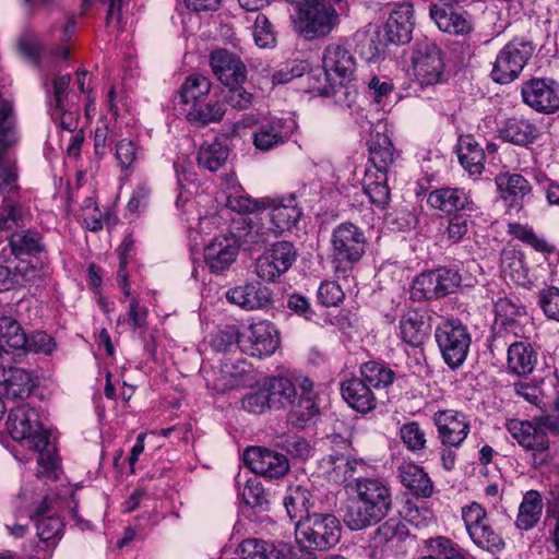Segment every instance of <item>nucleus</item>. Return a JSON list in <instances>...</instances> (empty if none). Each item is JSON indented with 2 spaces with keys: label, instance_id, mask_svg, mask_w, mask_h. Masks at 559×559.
<instances>
[{
  "label": "nucleus",
  "instance_id": "f257e3e1",
  "mask_svg": "<svg viewBox=\"0 0 559 559\" xmlns=\"http://www.w3.org/2000/svg\"><path fill=\"white\" fill-rule=\"evenodd\" d=\"M313 495L308 488L298 485L290 487L284 499L287 514L295 523L296 548L293 550L287 544L266 542L262 559H314V521L310 509L313 506Z\"/></svg>",
  "mask_w": 559,
  "mask_h": 559
},
{
  "label": "nucleus",
  "instance_id": "f03ea898",
  "mask_svg": "<svg viewBox=\"0 0 559 559\" xmlns=\"http://www.w3.org/2000/svg\"><path fill=\"white\" fill-rule=\"evenodd\" d=\"M356 493L344 521L352 531H361L380 523L392 510L390 485L377 477H357L348 485Z\"/></svg>",
  "mask_w": 559,
  "mask_h": 559
},
{
  "label": "nucleus",
  "instance_id": "7ed1b4c3",
  "mask_svg": "<svg viewBox=\"0 0 559 559\" xmlns=\"http://www.w3.org/2000/svg\"><path fill=\"white\" fill-rule=\"evenodd\" d=\"M366 245L365 233L358 226L349 222L337 225L331 235V258L335 271H352L365 254Z\"/></svg>",
  "mask_w": 559,
  "mask_h": 559
},
{
  "label": "nucleus",
  "instance_id": "20e7f679",
  "mask_svg": "<svg viewBox=\"0 0 559 559\" xmlns=\"http://www.w3.org/2000/svg\"><path fill=\"white\" fill-rule=\"evenodd\" d=\"M5 426L13 440L24 442L31 450H43L49 444L50 432L43 428L37 409L28 404L11 408Z\"/></svg>",
  "mask_w": 559,
  "mask_h": 559
},
{
  "label": "nucleus",
  "instance_id": "39448f33",
  "mask_svg": "<svg viewBox=\"0 0 559 559\" xmlns=\"http://www.w3.org/2000/svg\"><path fill=\"white\" fill-rule=\"evenodd\" d=\"M435 338L445 365L459 369L466 360L472 344L468 328L459 319L443 320L435 330Z\"/></svg>",
  "mask_w": 559,
  "mask_h": 559
},
{
  "label": "nucleus",
  "instance_id": "423d86ee",
  "mask_svg": "<svg viewBox=\"0 0 559 559\" xmlns=\"http://www.w3.org/2000/svg\"><path fill=\"white\" fill-rule=\"evenodd\" d=\"M535 51L533 41L515 37L497 53L490 78L498 84L516 80Z\"/></svg>",
  "mask_w": 559,
  "mask_h": 559
},
{
  "label": "nucleus",
  "instance_id": "0eeeda50",
  "mask_svg": "<svg viewBox=\"0 0 559 559\" xmlns=\"http://www.w3.org/2000/svg\"><path fill=\"white\" fill-rule=\"evenodd\" d=\"M412 63L414 75L420 85H435L443 81V51L427 37L416 40Z\"/></svg>",
  "mask_w": 559,
  "mask_h": 559
},
{
  "label": "nucleus",
  "instance_id": "6e6552de",
  "mask_svg": "<svg viewBox=\"0 0 559 559\" xmlns=\"http://www.w3.org/2000/svg\"><path fill=\"white\" fill-rule=\"evenodd\" d=\"M466 0H438L429 7V16L443 33L466 36L474 31L472 14L463 8Z\"/></svg>",
  "mask_w": 559,
  "mask_h": 559
},
{
  "label": "nucleus",
  "instance_id": "1a4fd4ad",
  "mask_svg": "<svg viewBox=\"0 0 559 559\" xmlns=\"http://www.w3.org/2000/svg\"><path fill=\"white\" fill-rule=\"evenodd\" d=\"M524 105L537 114L554 115L559 111V82L549 76H532L521 84Z\"/></svg>",
  "mask_w": 559,
  "mask_h": 559
},
{
  "label": "nucleus",
  "instance_id": "9d476101",
  "mask_svg": "<svg viewBox=\"0 0 559 559\" xmlns=\"http://www.w3.org/2000/svg\"><path fill=\"white\" fill-rule=\"evenodd\" d=\"M350 448L347 438L338 433L326 436L321 439V449L333 451L332 454L322 457L318 463L319 476H322L328 483L338 484L347 478V473L353 472L354 467L344 452Z\"/></svg>",
  "mask_w": 559,
  "mask_h": 559
},
{
  "label": "nucleus",
  "instance_id": "9b49d317",
  "mask_svg": "<svg viewBox=\"0 0 559 559\" xmlns=\"http://www.w3.org/2000/svg\"><path fill=\"white\" fill-rule=\"evenodd\" d=\"M297 259V251L289 241H277L255 261V273L264 282H275L286 273Z\"/></svg>",
  "mask_w": 559,
  "mask_h": 559
},
{
  "label": "nucleus",
  "instance_id": "f8f14e48",
  "mask_svg": "<svg viewBox=\"0 0 559 559\" xmlns=\"http://www.w3.org/2000/svg\"><path fill=\"white\" fill-rule=\"evenodd\" d=\"M497 134L504 143L531 148L537 143L543 133L535 119L523 115H512L500 121Z\"/></svg>",
  "mask_w": 559,
  "mask_h": 559
},
{
  "label": "nucleus",
  "instance_id": "ddd939ff",
  "mask_svg": "<svg viewBox=\"0 0 559 559\" xmlns=\"http://www.w3.org/2000/svg\"><path fill=\"white\" fill-rule=\"evenodd\" d=\"M432 421L441 445H455V449L463 444L471 430L466 415L454 409L436 412Z\"/></svg>",
  "mask_w": 559,
  "mask_h": 559
},
{
  "label": "nucleus",
  "instance_id": "4468645a",
  "mask_svg": "<svg viewBox=\"0 0 559 559\" xmlns=\"http://www.w3.org/2000/svg\"><path fill=\"white\" fill-rule=\"evenodd\" d=\"M389 16L384 24L386 41L405 45L412 40L415 27L414 5L411 1L395 2L388 5Z\"/></svg>",
  "mask_w": 559,
  "mask_h": 559
},
{
  "label": "nucleus",
  "instance_id": "2eb2a0df",
  "mask_svg": "<svg viewBox=\"0 0 559 559\" xmlns=\"http://www.w3.org/2000/svg\"><path fill=\"white\" fill-rule=\"evenodd\" d=\"M209 61L213 74L224 86H235L247 81V67L235 52L218 48L210 53Z\"/></svg>",
  "mask_w": 559,
  "mask_h": 559
},
{
  "label": "nucleus",
  "instance_id": "dca6fc26",
  "mask_svg": "<svg viewBox=\"0 0 559 559\" xmlns=\"http://www.w3.org/2000/svg\"><path fill=\"white\" fill-rule=\"evenodd\" d=\"M507 430L516 440V442L526 451L546 455L549 450V438L545 429H543L537 420L509 419L506 424Z\"/></svg>",
  "mask_w": 559,
  "mask_h": 559
},
{
  "label": "nucleus",
  "instance_id": "f3484780",
  "mask_svg": "<svg viewBox=\"0 0 559 559\" xmlns=\"http://www.w3.org/2000/svg\"><path fill=\"white\" fill-rule=\"evenodd\" d=\"M427 203L435 210H439L449 215L459 212L477 211V205L472 198L468 189L460 187H442L429 192Z\"/></svg>",
  "mask_w": 559,
  "mask_h": 559
},
{
  "label": "nucleus",
  "instance_id": "a211bd4d",
  "mask_svg": "<svg viewBox=\"0 0 559 559\" xmlns=\"http://www.w3.org/2000/svg\"><path fill=\"white\" fill-rule=\"evenodd\" d=\"M245 461L254 474L267 478L283 477L289 469L286 455L266 448H248L245 451Z\"/></svg>",
  "mask_w": 559,
  "mask_h": 559
},
{
  "label": "nucleus",
  "instance_id": "6ab92c4d",
  "mask_svg": "<svg viewBox=\"0 0 559 559\" xmlns=\"http://www.w3.org/2000/svg\"><path fill=\"white\" fill-rule=\"evenodd\" d=\"M495 182L500 198L510 209L519 211L532 198L533 187L521 174L500 173L495 177Z\"/></svg>",
  "mask_w": 559,
  "mask_h": 559
},
{
  "label": "nucleus",
  "instance_id": "aec40b11",
  "mask_svg": "<svg viewBox=\"0 0 559 559\" xmlns=\"http://www.w3.org/2000/svg\"><path fill=\"white\" fill-rule=\"evenodd\" d=\"M238 251L237 240L230 234L215 236L204 248V263L211 273H223L236 261Z\"/></svg>",
  "mask_w": 559,
  "mask_h": 559
},
{
  "label": "nucleus",
  "instance_id": "412c9836",
  "mask_svg": "<svg viewBox=\"0 0 559 559\" xmlns=\"http://www.w3.org/2000/svg\"><path fill=\"white\" fill-rule=\"evenodd\" d=\"M242 349L251 356L262 357L275 353L280 346L278 332L267 321L252 323L248 328Z\"/></svg>",
  "mask_w": 559,
  "mask_h": 559
},
{
  "label": "nucleus",
  "instance_id": "4be33fe9",
  "mask_svg": "<svg viewBox=\"0 0 559 559\" xmlns=\"http://www.w3.org/2000/svg\"><path fill=\"white\" fill-rule=\"evenodd\" d=\"M322 68L325 82L333 81L334 74L342 81L350 80L356 70V62L352 53L342 45H329L322 57Z\"/></svg>",
  "mask_w": 559,
  "mask_h": 559
},
{
  "label": "nucleus",
  "instance_id": "5701e85b",
  "mask_svg": "<svg viewBox=\"0 0 559 559\" xmlns=\"http://www.w3.org/2000/svg\"><path fill=\"white\" fill-rule=\"evenodd\" d=\"M271 204H266L264 210H270L267 216L271 223L273 236L278 237L283 231L289 230L299 221L302 212L295 204V195L287 198L271 199Z\"/></svg>",
  "mask_w": 559,
  "mask_h": 559
},
{
  "label": "nucleus",
  "instance_id": "b1692460",
  "mask_svg": "<svg viewBox=\"0 0 559 559\" xmlns=\"http://www.w3.org/2000/svg\"><path fill=\"white\" fill-rule=\"evenodd\" d=\"M294 384L298 401L290 408L289 421L297 428H305L314 417V383L309 377L298 376Z\"/></svg>",
  "mask_w": 559,
  "mask_h": 559
},
{
  "label": "nucleus",
  "instance_id": "393cba45",
  "mask_svg": "<svg viewBox=\"0 0 559 559\" xmlns=\"http://www.w3.org/2000/svg\"><path fill=\"white\" fill-rule=\"evenodd\" d=\"M344 401L360 414L371 413L377 408L378 401L372 389L360 378L352 377L341 384Z\"/></svg>",
  "mask_w": 559,
  "mask_h": 559
},
{
  "label": "nucleus",
  "instance_id": "a878e982",
  "mask_svg": "<svg viewBox=\"0 0 559 559\" xmlns=\"http://www.w3.org/2000/svg\"><path fill=\"white\" fill-rule=\"evenodd\" d=\"M538 361V352L527 340L513 341L508 346L507 366L509 371L520 377L531 374Z\"/></svg>",
  "mask_w": 559,
  "mask_h": 559
},
{
  "label": "nucleus",
  "instance_id": "bb28decb",
  "mask_svg": "<svg viewBox=\"0 0 559 559\" xmlns=\"http://www.w3.org/2000/svg\"><path fill=\"white\" fill-rule=\"evenodd\" d=\"M230 235L237 240L238 249L255 251L269 242L273 230L259 222L242 218L233 227Z\"/></svg>",
  "mask_w": 559,
  "mask_h": 559
},
{
  "label": "nucleus",
  "instance_id": "cd10ccee",
  "mask_svg": "<svg viewBox=\"0 0 559 559\" xmlns=\"http://www.w3.org/2000/svg\"><path fill=\"white\" fill-rule=\"evenodd\" d=\"M397 477L402 485L417 498H430L433 483L424 468L413 462L403 463L397 468Z\"/></svg>",
  "mask_w": 559,
  "mask_h": 559
},
{
  "label": "nucleus",
  "instance_id": "c85d7f7f",
  "mask_svg": "<svg viewBox=\"0 0 559 559\" xmlns=\"http://www.w3.org/2000/svg\"><path fill=\"white\" fill-rule=\"evenodd\" d=\"M500 269L506 278L516 285L531 288L533 282L530 277V269L522 251L514 248H506L500 254Z\"/></svg>",
  "mask_w": 559,
  "mask_h": 559
},
{
  "label": "nucleus",
  "instance_id": "c756f323",
  "mask_svg": "<svg viewBox=\"0 0 559 559\" xmlns=\"http://www.w3.org/2000/svg\"><path fill=\"white\" fill-rule=\"evenodd\" d=\"M456 153L461 166L471 177H478L485 169V150L471 134L459 138Z\"/></svg>",
  "mask_w": 559,
  "mask_h": 559
},
{
  "label": "nucleus",
  "instance_id": "7c9ffc66",
  "mask_svg": "<svg viewBox=\"0 0 559 559\" xmlns=\"http://www.w3.org/2000/svg\"><path fill=\"white\" fill-rule=\"evenodd\" d=\"M226 297L231 304L238 305L246 310H253L263 308L269 304L271 292L265 286L249 283L229 289Z\"/></svg>",
  "mask_w": 559,
  "mask_h": 559
},
{
  "label": "nucleus",
  "instance_id": "2f4dec72",
  "mask_svg": "<svg viewBox=\"0 0 559 559\" xmlns=\"http://www.w3.org/2000/svg\"><path fill=\"white\" fill-rule=\"evenodd\" d=\"M544 510L542 493L531 489L523 495L518 509L514 525L518 530L528 532L537 526Z\"/></svg>",
  "mask_w": 559,
  "mask_h": 559
},
{
  "label": "nucleus",
  "instance_id": "473e14b6",
  "mask_svg": "<svg viewBox=\"0 0 559 559\" xmlns=\"http://www.w3.org/2000/svg\"><path fill=\"white\" fill-rule=\"evenodd\" d=\"M1 383L8 399L28 397L35 386L31 372L19 367L3 368Z\"/></svg>",
  "mask_w": 559,
  "mask_h": 559
},
{
  "label": "nucleus",
  "instance_id": "72a5a7b5",
  "mask_svg": "<svg viewBox=\"0 0 559 559\" xmlns=\"http://www.w3.org/2000/svg\"><path fill=\"white\" fill-rule=\"evenodd\" d=\"M354 51L367 62H377L385 52L388 41L379 29L357 31L353 35Z\"/></svg>",
  "mask_w": 559,
  "mask_h": 559
},
{
  "label": "nucleus",
  "instance_id": "f704fd0d",
  "mask_svg": "<svg viewBox=\"0 0 559 559\" xmlns=\"http://www.w3.org/2000/svg\"><path fill=\"white\" fill-rule=\"evenodd\" d=\"M294 10L289 15L294 33L304 40L314 39V0H290Z\"/></svg>",
  "mask_w": 559,
  "mask_h": 559
},
{
  "label": "nucleus",
  "instance_id": "c9c22d12",
  "mask_svg": "<svg viewBox=\"0 0 559 559\" xmlns=\"http://www.w3.org/2000/svg\"><path fill=\"white\" fill-rule=\"evenodd\" d=\"M263 386L267 392V399L272 409H282L287 406L295 405L294 403L297 396L296 385L292 380L286 377H270L267 378Z\"/></svg>",
  "mask_w": 559,
  "mask_h": 559
},
{
  "label": "nucleus",
  "instance_id": "e433bc0d",
  "mask_svg": "<svg viewBox=\"0 0 559 559\" xmlns=\"http://www.w3.org/2000/svg\"><path fill=\"white\" fill-rule=\"evenodd\" d=\"M230 148L226 140L215 138L213 141H205L198 150L197 164L200 168L215 173L227 162Z\"/></svg>",
  "mask_w": 559,
  "mask_h": 559
},
{
  "label": "nucleus",
  "instance_id": "4c0bfd02",
  "mask_svg": "<svg viewBox=\"0 0 559 559\" xmlns=\"http://www.w3.org/2000/svg\"><path fill=\"white\" fill-rule=\"evenodd\" d=\"M186 119L198 128L206 127L211 123L221 122L226 114V108L222 100L203 99L195 106L183 108Z\"/></svg>",
  "mask_w": 559,
  "mask_h": 559
},
{
  "label": "nucleus",
  "instance_id": "58836bf2",
  "mask_svg": "<svg viewBox=\"0 0 559 559\" xmlns=\"http://www.w3.org/2000/svg\"><path fill=\"white\" fill-rule=\"evenodd\" d=\"M400 336L402 341L413 347L424 344L428 336V324L424 314L416 310H408L400 319Z\"/></svg>",
  "mask_w": 559,
  "mask_h": 559
},
{
  "label": "nucleus",
  "instance_id": "ea45409f",
  "mask_svg": "<svg viewBox=\"0 0 559 559\" xmlns=\"http://www.w3.org/2000/svg\"><path fill=\"white\" fill-rule=\"evenodd\" d=\"M26 344V333L21 323L11 314L0 313V350L20 354Z\"/></svg>",
  "mask_w": 559,
  "mask_h": 559
},
{
  "label": "nucleus",
  "instance_id": "a19ab883",
  "mask_svg": "<svg viewBox=\"0 0 559 559\" xmlns=\"http://www.w3.org/2000/svg\"><path fill=\"white\" fill-rule=\"evenodd\" d=\"M409 537L406 523L400 518H390L377 527L373 540L378 546L399 547Z\"/></svg>",
  "mask_w": 559,
  "mask_h": 559
},
{
  "label": "nucleus",
  "instance_id": "79ce46f5",
  "mask_svg": "<svg viewBox=\"0 0 559 559\" xmlns=\"http://www.w3.org/2000/svg\"><path fill=\"white\" fill-rule=\"evenodd\" d=\"M347 0H317V38L328 36L341 23L338 11Z\"/></svg>",
  "mask_w": 559,
  "mask_h": 559
},
{
  "label": "nucleus",
  "instance_id": "37998d69",
  "mask_svg": "<svg viewBox=\"0 0 559 559\" xmlns=\"http://www.w3.org/2000/svg\"><path fill=\"white\" fill-rule=\"evenodd\" d=\"M11 253L19 260L24 257L36 255L45 250L43 237L37 231H14L9 238Z\"/></svg>",
  "mask_w": 559,
  "mask_h": 559
},
{
  "label": "nucleus",
  "instance_id": "c03bdc74",
  "mask_svg": "<svg viewBox=\"0 0 559 559\" xmlns=\"http://www.w3.org/2000/svg\"><path fill=\"white\" fill-rule=\"evenodd\" d=\"M394 160V148L391 139L382 133L373 135L369 142V162L374 173H386Z\"/></svg>",
  "mask_w": 559,
  "mask_h": 559
},
{
  "label": "nucleus",
  "instance_id": "a18cd8bd",
  "mask_svg": "<svg viewBox=\"0 0 559 559\" xmlns=\"http://www.w3.org/2000/svg\"><path fill=\"white\" fill-rule=\"evenodd\" d=\"M359 374L371 389L376 390L389 388L396 378V373L393 369L384 362L377 360H369L361 364Z\"/></svg>",
  "mask_w": 559,
  "mask_h": 559
},
{
  "label": "nucleus",
  "instance_id": "49530a36",
  "mask_svg": "<svg viewBox=\"0 0 559 559\" xmlns=\"http://www.w3.org/2000/svg\"><path fill=\"white\" fill-rule=\"evenodd\" d=\"M211 81L201 74H191L186 78L183 84L179 90L180 103L185 108L195 106L203 99H207L211 92Z\"/></svg>",
  "mask_w": 559,
  "mask_h": 559
},
{
  "label": "nucleus",
  "instance_id": "de8ad7c7",
  "mask_svg": "<svg viewBox=\"0 0 559 559\" xmlns=\"http://www.w3.org/2000/svg\"><path fill=\"white\" fill-rule=\"evenodd\" d=\"M364 192L372 204L384 209L390 202L391 195L386 173H374L368 168L364 179Z\"/></svg>",
  "mask_w": 559,
  "mask_h": 559
},
{
  "label": "nucleus",
  "instance_id": "09e8293b",
  "mask_svg": "<svg viewBox=\"0 0 559 559\" xmlns=\"http://www.w3.org/2000/svg\"><path fill=\"white\" fill-rule=\"evenodd\" d=\"M342 526L333 514H317V550L335 546L341 538Z\"/></svg>",
  "mask_w": 559,
  "mask_h": 559
},
{
  "label": "nucleus",
  "instance_id": "8fccbe9b",
  "mask_svg": "<svg viewBox=\"0 0 559 559\" xmlns=\"http://www.w3.org/2000/svg\"><path fill=\"white\" fill-rule=\"evenodd\" d=\"M508 234L543 254L550 255L556 252L555 245L548 242L546 238L538 236L533 228L527 225L510 223L508 225Z\"/></svg>",
  "mask_w": 559,
  "mask_h": 559
},
{
  "label": "nucleus",
  "instance_id": "3c124183",
  "mask_svg": "<svg viewBox=\"0 0 559 559\" xmlns=\"http://www.w3.org/2000/svg\"><path fill=\"white\" fill-rule=\"evenodd\" d=\"M468 535L477 547L492 554L501 551L506 547L503 538L493 530L489 519L474 527Z\"/></svg>",
  "mask_w": 559,
  "mask_h": 559
},
{
  "label": "nucleus",
  "instance_id": "603ef678",
  "mask_svg": "<svg viewBox=\"0 0 559 559\" xmlns=\"http://www.w3.org/2000/svg\"><path fill=\"white\" fill-rule=\"evenodd\" d=\"M433 270L425 271L413 281L411 297L415 301H428L441 297Z\"/></svg>",
  "mask_w": 559,
  "mask_h": 559
},
{
  "label": "nucleus",
  "instance_id": "864d4df0",
  "mask_svg": "<svg viewBox=\"0 0 559 559\" xmlns=\"http://www.w3.org/2000/svg\"><path fill=\"white\" fill-rule=\"evenodd\" d=\"M344 82L342 80L326 82L323 86L317 87V94L321 97L332 98L333 103L340 107L350 108L356 102L357 92Z\"/></svg>",
  "mask_w": 559,
  "mask_h": 559
},
{
  "label": "nucleus",
  "instance_id": "5fc2aeb1",
  "mask_svg": "<svg viewBox=\"0 0 559 559\" xmlns=\"http://www.w3.org/2000/svg\"><path fill=\"white\" fill-rule=\"evenodd\" d=\"M14 272L17 289L38 284L48 275L47 266L43 262L33 263L32 261H26L24 259L20 260V262L14 266Z\"/></svg>",
  "mask_w": 559,
  "mask_h": 559
},
{
  "label": "nucleus",
  "instance_id": "6e6d98bb",
  "mask_svg": "<svg viewBox=\"0 0 559 559\" xmlns=\"http://www.w3.org/2000/svg\"><path fill=\"white\" fill-rule=\"evenodd\" d=\"M428 555L421 559H468L450 538L438 536L427 542Z\"/></svg>",
  "mask_w": 559,
  "mask_h": 559
},
{
  "label": "nucleus",
  "instance_id": "4d7b16f0",
  "mask_svg": "<svg viewBox=\"0 0 559 559\" xmlns=\"http://www.w3.org/2000/svg\"><path fill=\"white\" fill-rule=\"evenodd\" d=\"M521 318L522 317L493 318L490 331L492 338L495 341L503 338L507 343L510 338L525 335V326L521 323Z\"/></svg>",
  "mask_w": 559,
  "mask_h": 559
},
{
  "label": "nucleus",
  "instance_id": "13d9d810",
  "mask_svg": "<svg viewBox=\"0 0 559 559\" xmlns=\"http://www.w3.org/2000/svg\"><path fill=\"white\" fill-rule=\"evenodd\" d=\"M283 141L284 136L280 120H271L263 123L253 135V144L261 151H269L283 143Z\"/></svg>",
  "mask_w": 559,
  "mask_h": 559
},
{
  "label": "nucleus",
  "instance_id": "bf43d9fd",
  "mask_svg": "<svg viewBox=\"0 0 559 559\" xmlns=\"http://www.w3.org/2000/svg\"><path fill=\"white\" fill-rule=\"evenodd\" d=\"M34 522L39 539L48 546L55 547L62 537L64 524L61 518L58 515L41 516Z\"/></svg>",
  "mask_w": 559,
  "mask_h": 559
},
{
  "label": "nucleus",
  "instance_id": "052dcab7",
  "mask_svg": "<svg viewBox=\"0 0 559 559\" xmlns=\"http://www.w3.org/2000/svg\"><path fill=\"white\" fill-rule=\"evenodd\" d=\"M56 349V340L47 332L36 330L29 334H26L25 347L21 348L19 356L26 355L29 352L39 355L50 356Z\"/></svg>",
  "mask_w": 559,
  "mask_h": 559
},
{
  "label": "nucleus",
  "instance_id": "680f3d73",
  "mask_svg": "<svg viewBox=\"0 0 559 559\" xmlns=\"http://www.w3.org/2000/svg\"><path fill=\"white\" fill-rule=\"evenodd\" d=\"M400 437L406 449L415 454L423 453L427 448L426 432L417 421H408L401 426Z\"/></svg>",
  "mask_w": 559,
  "mask_h": 559
},
{
  "label": "nucleus",
  "instance_id": "e2e57ef3",
  "mask_svg": "<svg viewBox=\"0 0 559 559\" xmlns=\"http://www.w3.org/2000/svg\"><path fill=\"white\" fill-rule=\"evenodd\" d=\"M403 513L405 521L416 527L426 526L435 521V512L427 501L414 502L407 500Z\"/></svg>",
  "mask_w": 559,
  "mask_h": 559
},
{
  "label": "nucleus",
  "instance_id": "0e129e2a",
  "mask_svg": "<svg viewBox=\"0 0 559 559\" xmlns=\"http://www.w3.org/2000/svg\"><path fill=\"white\" fill-rule=\"evenodd\" d=\"M537 305L544 316L552 321L559 322V287L545 285L537 293Z\"/></svg>",
  "mask_w": 559,
  "mask_h": 559
},
{
  "label": "nucleus",
  "instance_id": "69168bd1",
  "mask_svg": "<svg viewBox=\"0 0 559 559\" xmlns=\"http://www.w3.org/2000/svg\"><path fill=\"white\" fill-rule=\"evenodd\" d=\"M13 106L0 99V148L9 147L15 140Z\"/></svg>",
  "mask_w": 559,
  "mask_h": 559
},
{
  "label": "nucleus",
  "instance_id": "338daca9",
  "mask_svg": "<svg viewBox=\"0 0 559 559\" xmlns=\"http://www.w3.org/2000/svg\"><path fill=\"white\" fill-rule=\"evenodd\" d=\"M493 318L526 317L527 307L516 296H500L493 301Z\"/></svg>",
  "mask_w": 559,
  "mask_h": 559
},
{
  "label": "nucleus",
  "instance_id": "774afa93",
  "mask_svg": "<svg viewBox=\"0 0 559 559\" xmlns=\"http://www.w3.org/2000/svg\"><path fill=\"white\" fill-rule=\"evenodd\" d=\"M241 496L247 506L260 511L267 510L269 500L262 484L257 477L247 480Z\"/></svg>",
  "mask_w": 559,
  "mask_h": 559
}]
</instances>
